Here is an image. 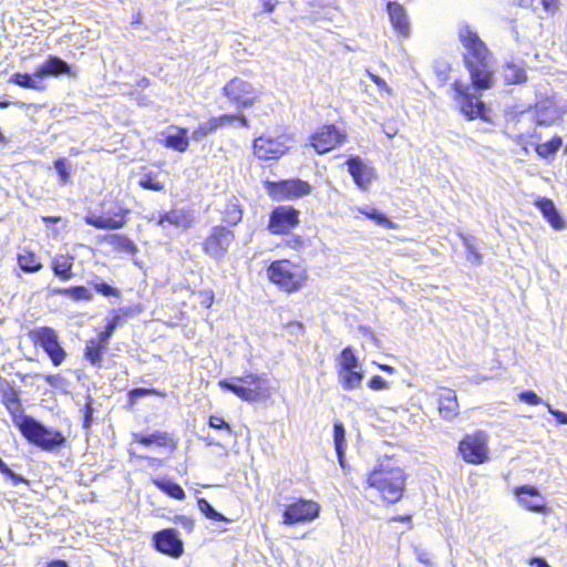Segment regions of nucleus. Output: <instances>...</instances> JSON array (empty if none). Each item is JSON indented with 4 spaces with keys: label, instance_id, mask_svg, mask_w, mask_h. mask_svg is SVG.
I'll use <instances>...</instances> for the list:
<instances>
[{
    "label": "nucleus",
    "instance_id": "603ef678",
    "mask_svg": "<svg viewBox=\"0 0 567 567\" xmlns=\"http://www.w3.org/2000/svg\"><path fill=\"white\" fill-rule=\"evenodd\" d=\"M54 168L56 169L61 183H66L70 177L68 164L65 158H59L54 162Z\"/></svg>",
    "mask_w": 567,
    "mask_h": 567
},
{
    "label": "nucleus",
    "instance_id": "a211bd4d",
    "mask_svg": "<svg viewBox=\"0 0 567 567\" xmlns=\"http://www.w3.org/2000/svg\"><path fill=\"white\" fill-rule=\"evenodd\" d=\"M34 75L39 80L43 81L50 76L59 78L61 75H68L70 78H75L76 72L63 59L56 55H49V58L40 66L37 68Z\"/></svg>",
    "mask_w": 567,
    "mask_h": 567
},
{
    "label": "nucleus",
    "instance_id": "6ab92c4d",
    "mask_svg": "<svg viewBox=\"0 0 567 567\" xmlns=\"http://www.w3.org/2000/svg\"><path fill=\"white\" fill-rule=\"evenodd\" d=\"M1 402L10 413L13 424L19 427L30 415L23 414V408L18 391L10 384L1 388Z\"/></svg>",
    "mask_w": 567,
    "mask_h": 567
},
{
    "label": "nucleus",
    "instance_id": "393cba45",
    "mask_svg": "<svg viewBox=\"0 0 567 567\" xmlns=\"http://www.w3.org/2000/svg\"><path fill=\"white\" fill-rule=\"evenodd\" d=\"M84 220L87 225L93 226L97 229H118L122 228L125 224L124 217L122 215L104 216L96 214H87L84 217Z\"/></svg>",
    "mask_w": 567,
    "mask_h": 567
},
{
    "label": "nucleus",
    "instance_id": "423d86ee",
    "mask_svg": "<svg viewBox=\"0 0 567 567\" xmlns=\"http://www.w3.org/2000/svg\"><path fill=\"white\" fill-rule=\"evenodd\" d=\"M455 92L454 100L460 105L461 112L468 118L480 117L487 121L485 104L481 101V95L472 92L470 85L464 84L460 80H455L452 84Z\"/></svg>",
    "mask_w": 567,
    "mask_h": 567
},
{
    "label": "nucleus",
    "instance_id": "338daca9",
    "mask_svg": "<svg viewBox=\"0 0 567 567\" xmlns=\"http://www.w3.org/2000/svg\"><path fill=\"white\" fill-rule=\"evenodd\" d=\"M540 3L547 12H553L557 8V0H540Z\"/></svg>",
    "mask_w": 567,
    "mask_h": 567
},
{
    "label": "nucleus",
    "instance_id": "412c9836",
    "mask_svg": "<svg viewBox=\"0 0 567 567\" xmlns=\"http://www.w3.org/2000/svg\"><path fill=\"white\" fill-rule=\"evenodd\" d=\"M348 171L352 176L354 183L361 188L367 189L371 183L372 171L369 168L360 157H350L347 161Z\"/></svg>",
    "mask_w": 567,
    "mask_h": 567
},
{
    "label": "nucleus",
    "instance_id": "79ce46f5",
    "mask_svg": "<svg viewBox=\"0 0 567 567\" xmlns=\"http://www.w3.org/2000/svg\"><path fill=\"white\" fill-rule=\"evenodd\" d=\"M159 173L147 172L142 174L138 185L144 189L159 192L164 188V183L159 181Z\"/></svg>",
    "mask_w": 567,
    "mask_h": 567
},
{
    "label": "nucleus",
    "instance_id": "6e6552de",
    "mask_svg": "<svg viewBox=\"0 0 567 567\" xmlns=\"http://www.w3.org/2000/svg\"><path fill=\"white\" fill-rule=\"evenodd\" d=\"M293 140L288 134L276 137L262 135L254 140V154L261 161L278 159L291 147Z\"/></svg>",
    "mask_w": 567,
    "mask_h": 567
},
{
    "label": "nucleus",
    "instance_id": "3c124183",
    "mask_svg": "<svg viewBox=\"0 0 567 567\" xmlns=\"http://www.w3.org/2000/svg\"><path fill=\"white\" fill-rule=\"evenodd\" d=\"M208 425L215 430H223L228 435L233 433L231 426L221 416L218 415H210L208 420Z\"/></svg>",
    "mask_w": 567,
    "mask_h": 567
},
{
    "label": "nucleus",
    "instance_id": "0eeeda50",
    "mask_svg": "<svg viewBox=\"0 0 567 567\" xmlns=\"http://www.w3.org/2000/svg\"><path fill=\"white\" fill-rule=\"evenodd\" d=\"M29 337L35 346L41 347L54 367H59L66 358L65 350L59 342L56 331L51 327H39L30 330Z\"/></svg>",
    "mask_w": 567,
    "mask_h": 567
},
{
    "label": "nucleus",
    "instance_id": "09e8293b",
    "mask_svg": "<svg viewBox=\"0 0 567 567\" xmlns=\"http://www.w3.org/2000/svg\"><path fill=\"white\" fill-rule=\"evenodd\" d=\"M68 297L72 300H91L93 298L92 292L84 286H74L69 288Z\"/></svg>",
    "mask_w": 567,
    "mask_h": 567
},
{
    "label": "nucleus",
    "instance_id": "4d7b16f0",
    "mask_svg": "<svg viewBox=\"0 0 567 567\" xmlns=\"http://www.w3.org/2000/svg\"><path fill=\"white\" fill-rule=\"evenodd\" d=\"M174 522L182 526L188 533H190L194 528V520L188 516L177 515Z\"/></svg>",
    "mask_w": 567,
    "mask_h": 567
},
{
    "label": "nucleus",
    "instance_id": "7c9ffc66",
    "mask_svg": "<svg viewBox=\"0 0 567 567\" xmlns=\"http://www.w3.org/2000/svg\"><path fill=\"white\" fill-rule=\"evenodd\" d=\"M18 265L24 272H37L42 268V262L34 252L23 249L18 254Z\"/></svg>",
    "mask_w": 567,
    "mask_h": 567
},
{
    "label": "nucleus",
    "instance_id": "c85d7f7f",
    "mask_svg": "<svg viewBox=\"0 0 567 567\" xmlns=\"http://www.w3.org/2000/svg\"><path fill=\"white\" fill-rule=\"evenodd\" d=\"M106 349V344L99 339H90L85 344L84 358L94 367L100 368L102 362V353Z\"/></svg>",
    "mask_w": 567,
    "mask_h": 567
},
{
    "label": "nucleus",
    "instance_id": "a18cd8bd",
    "mask_svg": "<svg viewBox=\"0 0 567 567\" xmlns=\"http://www.w3.org/2000/svg\"><path fill=\"white\" fill-rule=\"evenodd\" d=\"M199 511L209 519L217 522H228V519L219 512H217L206 498H198L197 501Z\"/></svg>",
    "mask_w": 567,
    "mask_h": 567
},
{
    "label": "nucleus",
    "instance_id": "b1692460",
    "mask_svg": "<svg viewBox=\"0 0 567 567\" xmlns=\"http://www.w3.org/2000/svg\"><path fill=\"white\" fill-rule=\"evenodd\" d=\"M535 205L542 212L547 221L553 226V228L557 230L564 228L565 223L551 199L542 197L536 200Z\"/></svg>",
    "mask_w": 567,
    "mask_h": 567
},
{
    "label": "nucleus",
    "instance_id": "c9c22d12",
    "mask_svg": "<svg viewBox=\"0 0 567 567\" xmlns=\"http://www.w3.org/2000/svg\"><path fill=\"white\" fill-rule=\"evenodd\" d=\"M503 76L508 84H520L527 79L524 66L513 62L504 66Z\"/></svg>",
    "mask_w": 567,
    "mask_h": 567
},
{
    "label": "nucleus",
    "instance_id": "49530a36",
    "mask_svg": "<svg viewBox=\"0 0 567 567\" xmlns=\"http://www.w3.org/2000/svg\"><path fill=\"white\" fill-rule=\"evenodd\" d=\"M122 321V317L116 313L114 315L109 321H107V324L104 329V331H102L97 339L102 342V343H105L107 346L109 343V340L110 338L112 337L113 332L115 331V329L117 328V326L121 323Z\"/></svg>",
    "mask_w": 567,
    "mask_h": 567
},
{
    "label": "nucleus",
    "instance_id": "69168bd1",
    "mask_svg": "<svg viewBox=\"0 0 567 567\" xmlns=\"http://www.w3.org/2000/svg\"><path fill=\"white\" fill-rule=\"evenodd\" d=\"M45 381L51 386H58L63 381V378L60 374H50L45 377Z\"/></svg>",
    "mask_w": 567,
    "mask_h": 567
},
{
    "label": "nucleus",
    "instance_id": "f3484780",
    "mask_svg": "<svg viewBox=\"0 0 567 567\" xmlns=\"http://www.w3.org/2000/svg\"><path fill=\"white\" fill-rule=\"evenodd\" d=\"M344 138V135L334 125H326L311 136V145L319 154L333 150Z\"/></svg>",
    "mask_w": 567,
    "mask_h": 567
},
{
    "label": "nucleus",
    "instance_id": "5701e85b",
    "mask_svg": "<svg viewBox=\"0 0 567 567\" xmlns=\"http://www.w3.org/2000/svg\"><path fill=\"white\" fill-rule=\"evenodd\" d=\"M388 13L394 30L403 37L410 34V24L404 8L398 2L388 3Z\"/></svg>",
    "mask_w": 567,
    "mask_h": 567
},
{
    "label": "nucleus",
    "instance_id": "8fccbe9b",
    "mask_svg": "<svg viewBox=\"0 0 567 567\" xmlns=\"http://www.w3.org/2000/svg\"><path fill=\"white\" fill-rule=\"evenodd\" d=\"M215 132V127L212 124L210 118L202 124L193 131L192 138L195 141H200L208 134H212Z\"/></svg>",
    "mask_w": 567,
    "mask_h": 567
},
{
    "label": "nucleus",
    "instance_id": "aec40b11",
    "mask_svg": "<svg viewBox=\"0 0 567 567\" xmlns=\"http://www.w3.org/2000/svg\"><path fill=\"white\" fill-rule=\"evenodd\" d=\"M519 504L532 512L545 513L547 511L546 505L543 503V498L536 487L524 485L517 487L515 491Z\"/></svg>",
    "mask_w": 567,
    "mask_h": 567
},
{
    "label": "nucleus",
    "instance_id": "37998d69",
    "mask_svg": "<svg viewBox=\"0 0 567 567\" xmlns=\"http://www.w3.org/2000/svg\"><path fill=\"white\" fill-rule=\"evenodd\" d=\"M110 243L114 248L122 252L134 254L136 251L135 244L126 236L114 234L110 236Z\"/></svg>",
    "mask_w": 567,
    "mask_h": 567
},
{
    "label": "nucleus",
    "instance_id": "e2e57ef3",
    "mask_svg": "<svg viewBox=\"0 0 567 567\" xmlns=\"http://www.w3.org/2000/svg\"><path fill=\"white\" fill-rule=\"evenodd\" d=\"M415 555L419 561H421L424 565H432L431 555L426 550L422 548H415Z\"/></svg>",
    "mask_w": 567,
    "mask_h": 567
},
{
    "label": "nucleus",
    "instance_id": "4be33fe9",
    "mask_svg": "<svg viewBox=\"0 0 567 567\" xmlns=\"http://www.w3.org/2000/svg\"><path fill=\"white\" fill-rule=\"evenodd\" d=\"M439 412L445 420H453L458 414L456 393L452 389H442L439 393Z\"/></svg>",
    "mask_w": 567,
    "mask_h": 567
},
{
    "label": "nucleus",
    "instance_id": "5fc2aeb1",
    "mask_svg": "<svg viewBox=\"0 0 567 567\" xmlns=\"http://www.w3.org/2000/svg\"><path fill=\"white\" fill-rule=\"evenodd\" d=\"M94 288L99 293L106 296V297L120 295V291L116 288L110 286L109 284H106L104 281L94 284Z\"/></svg>",
    "mask_w": 567,
    "mask_h": 567
},
{
    "label": "nucleus",
    "instance_id": "cd10ccee",
    "mask_svg": "<svg viewBox=\"0 0 567 567\" xmlns=\"http://www.w3.org/2000/svg\"><path fill=\"white\" fill-rule=\"evenodd\" d=\"M340 384L344 390H354L361 385L363 372L358 369H339Z\"/></svg>",
    "mask_w": 567,
    "mask_h": 567
},
{
    "label": "nucleus",
    "instance_id": "864d4df0",
    "mask_svg": "<svg viewBox=\"0 0 567 567\" xmlns=\"http://www.w3.org/2000/svg\"><path fill=\"white\" fill-rule=\"evenodd\" d=\"M518 398L522 402L529 405H538L543 403V400L532 390L520 392Z\"/></svg>",
    "mask_w": 567,
    "mask_h": 567
},
{
    "label": "nucleus",
    "instance_id": "39448f33",
    "mask_svg": "<svg viewBox=\"0 0 567 567\" xmlns=\"http://www.w3.org/2000/svg\"><path fill=\"white\" fill-rule=\"evenodd\" d=\"M267 275L271 282L286 292L300 290L307 280L306 270L289 260L272 261L267 269Z\"/></svg>",
    "mask_w": 567,
    "mask_h": 567
},
{
    "label": "nucleus",
    "instance_id": "13d9d810",
    "mask_svg": "<svg viewBox=\"0 0 567 567\" xmlns=\"http://www.w3.org/2000/svg\"><path fill=\"white\" fill-rule=\"evenodd\" d=\"M156 391L154 389H145V388H135L128 392V396L131 400H135L148 394H154Z\"/></svg>",
    "mask_w": 567,
    "mask_h": 567
},
{
    "label": "nucleus",
    "instance_id": "7ed1b4c3",
    "mask_svg": "<svg viewBox=\"0 0 567 567\" xmlns=\"http://www.w3.org/2000/svg\"><path fill=\"white\" fill-rule=\"evenodd\" d=\"M218 385L246 402H256L268 392L265 374L246 373L231 379H223L218 382Z\"/></svg>",
    "mask_w": 567,
    "mask_h": 567
},
{
    "label": "nucleus",
    "instance_id": "0e129e2a",
    "mask_svg": "<svg viewBox=\"0 0 567 567\" xmlns=\"http://www.w3.org/2000/svg\"><path fill=\"white\" fill-rule=\"evenodd\" d=\"M536 135V128H533V131H526L524 133H518L514 136V141L518 145H523L528 137H534Z\"/></svg>",
    "mask_w": 567,
    "mask_h": 567
},
{
    "label": "nucleus",
    "instance_id": "1a4fd4ad",
    "mask_svg": "<svg viewBox=\"0 0 567 567\" xmlns=\"http://www.w3.org/2000/svg\"><path fill=\"white\" fill-rule=\"evenodd\" d=\"M234 240L235 234L233 230L224 226H214L203 243V250L214 260L221 261Z\"/></svg>",
    "mask_w": 567,
    "mask_h": 567
},
{
    "label": "nucleus",
    "instance_id": "ea45409f",
    "mask_svg": "<svg viewBox=\"0 0 567 567\" xmlns=\"http://www.w3.org/2000/svg\"><path fill=\"white\" fill-rule=\"evenodd\" d=\"M463 245L466 249L467 260L474 265L482 262V256L475 246V238L472 235L460 234Z\"/></svg>",
    "mask_w": 567,
    "mask_h": 567
},
{
    "label": "nucleus",
    "instance_id": "a19ab883",
    "mask_svg": "<svg viewBox=\"0 0 567 567\" xmlns=\"http://www.w3.org/2000/svg\"><path fill=\"white\" fill-rule=\"evenodd\" d=\"M210 121H212L213 126L215 127V131H217L219 127L229 125V124L234 123L235 121H239V123L244 127H249V122H248L247 117L243 114H239V115L223 114L217 117H212Z\"/></svg>",
    "mask_w": 567,
    "mask_h": 567
},
{
    "label": "nucleus",
    "instance_id": "2f4dec72",
    "mask_svg": "<svg viewBox=\"0 0 567 567\" xmlns=\"http://www.w3.org/2000/svg\"><path fill=\"white\" fill-rule=\"evenodd\" d=\"M166 223L177 228H187L190 224V220L185 212L173 209L168 213H165L164 215H161L157 224L165 227Z\"/></svg>",
    "mask_w": 567,
    "mask_h": 567
},
{
    "label": "nucleus",
    "instance_id": "f704fd0d",
    "mask_svg": "<svg viewBox=\"0 0 567 567\" xmlns=\"http://www.w3.org/2000/svg\"><path fill=\"white\" fill-rule=\"evenodd\" d=\"M188 135L186 128H176L175 133L166 136L165 145L178 152H185L188 147Z\"/></svg>",
    "mask_w": 567,
    "mask_h": 567
},
{
    "label": "nucleus",
    "instance_id": "4c0bfd02",
    "mask_svg": "<svg viewBox=\"0 0 567 567\" xmlns=\"http://www.w3.org/2000/svg\"><path fill=\"white\" fill-rule=\"evenodd\" d=\"M358 210L369 219L373 220L379 226H383L389 229L394 228V223L390 220L384 214L379 212L377 208L365 206L359 208Z\"/></svg>",
    "mask_w": 567,
    "mask_h": 567
},
{
    "label": "nucleus",
    "instance_id": "c03bdc74",
    "mask_svg": "<svg viewBox=\"0 0 567 567\" xmlns=\"http://www.w3.org/2000/svg\"><path fill=\"white\" fill-rule=\"evenodd\" d=\"M340 369H359L360 363L351 347H346L339 355Z\"/></svg>",
    "mask_w": 567,
    "mask_h": 567
},
{
    "label": "nucleus",
    "instance_id": "72a5a7b5",
    "mask_svg": "<svg viewBox=\"0 0 567 567\" xmlns=\"http://www.w3.org/2000/svg\"><path fill=\"white\" fill-rule=\"evenodd\" d=\"M134 440L135 442H138L145 446H150L152 444H156L158 446H167L172 442V439L168 436V434L161 431H155L151 434L135 433Z\"/></svg>",
    "mask_w": 567,
    "mask_h": 567
},
{
    "label": "nucleus",
    "instance_id": "473e14b6",
    "mask_svg": "<svg viewBox=\"0 0 567 567\" xmlns=\"http://www.w3.org/2000/svg\"><path fill=\"white\" fill-rule=\"evenodd\" d=\"M153 483L156 487H158L162 492L167 494L168 496L175 498V499H184L185 498V492L182 488V486L171 478L167 477H158L153 480Z\"/></svg>",
    "mask_w": 567,
    "mask_h": 567
},
{
    "label": "nucleus",
    "instance_id": "ddd939ff",
    "mask_svg": "<svg viewBox=\"0 0 567 567\" xmlns=\"http://www.w3.org/2000/svg\"><path fill=\"white\" fill-rule=\"evenodd\" d=\"M460 453L466 463L482 464L488 460L484 434L466 435L458 444Z\"/></svg>",
    "mask_w": 567,
    "mask_h": 567
},
{
    "label": "nucleus",
    "instance_id": "bb28decb",
    "mask_svg": "<svg viewBox=\"0 0 567 567\" xmlns=\"http://www.w3.org/2000/svg\"><path fill=\"white\" fill-rule=\"evenodd\" d=\"M223 221L229 226L237 225L243 218V210L236 197L228 199L221 209Z\"/></svg>",
    "mask_w": 567,
    "mask_h": 567
},
{
    "label": "nucleus",
    "instance_id": "6e6d98bb",
    "mask_svg": "<svg viewBox=\"0 0 567 567\" xmlns=\"http://www.w3.org/2000/svg\"><path fill=\"white\" fill-rule=\"evenodd\" d=\"M368 385L371 390L379 391L386 389L389 383L382 377L374 375L370 379Z\"/></svg>",
    "mask_w": 567,
    "mask_h": 567
},
{
    "label": "nucleus",
    "instance_id": "c756f323",
    "mask_svg": "<svg viewBox=\"0 0 567 567\" xmlns=\"http://www.w3.org/2000/svg\"><path fill=\"white\" fill-rule=\"evenodd\" d=\"M9 82L19 85L23 89H30L35 91L45 90V85L42 83V80L35 78L34 73H14L11 75Z\"/></svg>",
    "mask_w": 567,
    "mask_h": 567
},
{
    "label": "nucleus",
    "instance_id": "20e7f679",
    "mask_svg": "<svg viewBox=\"0 0 567 567\" xmlns=\"http://www.w3.org/2000/svg\"><path fill=\"white\" fill-rule=\"evenodd\" d=\"M18 429L31 444L47 452L63 446L66 441L62 432L47 427L32 416L23 420Z\"/></svg>",
    "mask_w": 567,
    "mask_h": 567
},
{
    "label": "nucleus",
    "instance_id": "f8f14e48",
    "mask_svg": "<svg viewBox=\"0 0 567 567\" xmlns=\"http://www.w3.org/2000/svg\"><path fill=\"white\" fill-rule=\"evenodd\" d=\"M560 117L558 107L550 101L536 103L534 110L523 111L517 116V123H535L538 126H550Z\"/></svg>",
    "mask_w": 567,
    "mask_h": 567
},
{
    "label": "nucleus",
    "instance_id": "9b49d317",
    "mask_svg": "<svg viewBox=\"0 0 567 567\" xmlns=\"http://www.w3.org/2000/svg\"><path fill=\"white\" fill-rule=\"evenodd\" d=\"M320 513V505L310 499L299 498L286 506L282 514V524L296 525L316 519Z\"/></svg>",
    "mask_w": 567,
    "mask_h": 567
},
{
    "label": "nucleus",
    "instance_id": "dca6fc26",
    "mask_svg": "<svg viewBox=\"0 0 567 567\" xmlns=\"http://www.w3.org/2000/svg\"><path fill=\"white\" fill-rule=\"evenodd\" d=\"M299 223V212L292 207L279 206L270 214L268 229L271 234H287Z\"/></svg>",
    "mask_w": 567,
    "mask_h": 567
},
{
    "label": "nucleus",
    "instance_id": "bf43d9fd",
    "mask_svg": "<svg viewBox=\"0 0 567 567\" xmlns=\"http://www.w3.org/2000/svg\"><path fill=\"white\" fill-rule=\"evenodd\" d=\"M93 412L94 409L91 405V402H87L84 406V420H83V427L89 429L93 421Z\"/></svg>",
    "mask_w": 567,
    "mask_h": 567
},
{
    "label": "nucleus",
    "instance_id": "052dcab7",
    "mask_svg": "<svg viewBox=\"0 0 567 567\" xmlns=\"http://www.w3.org/2000/svg\"><path fill=\"white\" fill-rule=\"evenodd\" d=\"M547 405V409H548V412L556 417L557 422H559L560 424H567V413L566 412H561L559 410H556L554 409L550 404H546Z\"/></svg>",
    "mask_w": 567,
    "mask_h": 567
},
{
    "label": "nucleus",
    "instance_id": "9d476101",
    "mask_svg": "<svg viewBox=\"0 0 567 567\" xmlns=\"http://www.w3.org/2000/svg\"><path fill=\"white\" fill-rule=\"evenodd\" d=\"M223 94L230 104L239 110L250 107L257 97L254 85L238 76L229 80L224 85Z\"/></svg>",
    "mask_w": 567,
    "mask_h": 567
},
{
    "label": "nucleus",
    "instance_id": "e433bc0d",
    "mask_svg": "<svg viewBox=\"0 0 567 567\" xmlns=\"http://www.w3.org/2000/svg\"><path fill=\"white\" fill-rule=\"evenodd\" d=\"M333 441L334 447L340 465L344 466V442H346V429L342 423L336 422L333 424Z\"/></svg>",
    "mask_w": 567,
    "mask_h": 567
},
{
    "label": "nucleus",
    "instance_id": "774afa93",
    "mask_svg": "<svg viewBox=\"0 0 567 567\" xmlns=\"http://www.w3.org/2000/svg\"><path fill=\"white\" fill-rule=\"evenodd\" d=\"M529 565L532 567H550L548 565V563L544 559V558H540V557H534L529 560Z\"/></svg>",
    "mask_w": 567,
    "mask_h": 567
},
{
    "label": "nucleus",
    "instance_id": "2eb2a0df",
    "mask_svg": "<svg viewBox=\"0 0 567 567\" xmlns=\"http://www.w3.org/2000/svg\"><path fill=\"white\" fill-rule=\"evenodd\" d=\"M268 190L276 199H292L309 194L311 186L309 183L301 179H287L269 183Z\"/></svg>",
    "mask_w": 567,
    "mask_h": 567
},
{
    "label": "nucleus",
    "instance_id": "a878e982",
    "mask_svg": "<svg viewBox=\"0 0 567 567\" xmlns=\"http://www.w3.org/2000/svg\"><path fill=\"white\" fill-rule=\"evenodd\" d=\"M73 257L69 255H59L52 260V271L61 280H70L74 274L72 271Z\"/></svg>",
    "mask_w": 567,
    "mask_h": 567
},
{
    "label": "nucleus",
    "instance_id": "f257e3e1",
    "mask_svg": "<svg viewBox=\"0 0 567 567\" xmlns=\"http://www.w3.org/2000/svg\"><path fill=\"white\" fill-rule=\"evenodd\" d=\"M458 39L464 48V64L470 73L473 90L491 89L494 84V70L486 44L467 24L460 28Z\"/></svg>",
    "mask_w": 567,
    "mask_h": 567
},
{
    "label": "nucleus",
    "instance_id": "680f3d73",
    "mask_svg": "<svg viewBox=\"0 0 567 567\" xmlns=\"http://www.w3.org/2000/svg\"><path fill=\"white\" fill-rule=\"evenodd\" d=\"M436 75L441 83H445L449 80L450 66L447 64L437 65L435 68Z\"/></svg>",
    "mask_w": 567,
    "mask_h": 567
},
{
    "label": "nucleus",
    "instance_id": "4468645a",
    "mask_svg": "<svg viewBox=\"0 0 567 567\" xmlns=\"http://www.w3.org/2000/svg\"><path fill=\"white\" fill-rule=\"evenodd\" d=\"M154 548L169 557L179 558L184 553V543L174 528H165L153 535Z\"/></svg>",
    "mask_w": 567,
    "mask_h": 567
},
{
    "label": "nucleus",
    "instance_id": "de8ad7c7",
    "mask_svg": "<svg viewBox=\"0 0 567 567\" xmlns=\"http://www.w3.org/2000/svg\"><path fill=\"white\" fill-rule=\"evenodd\" d=\"M0 473L11 480L12 485L17 486L21 483L29 484V481L20 474L14 473L0 457Z\"/></svg>",
    "mask_w": 567,
    "mask_h": 567
},
{
    "label": "nucleus",
    "instance_id": "58836bf2",
    "mask_svg": "<svg viewBox=\"0 0 567 567\" xmlns=\"http://www.w3.org/2000/svg\"><path fill=\"white\" fill-rule=\"evenodd\" d=\"M561 145H563L561 137L554 136L548 142L537 144L535 147V151L540 157L548 158L549 156L555 155Z\"/></svg>",
    "mask_w": 567,
    "mask_h": 567
},
{
    "label": "nucleus",
    "instance_id": "f03ea898",
    "mask_svg": "<svg viewBox=\"0 0 567 567\" xmlns=\"http://www.w3.org/2000/svg\"><path fill=\"white\" fill-rule=\"evenodd\" d=\"M405 474L402 468L380 464L368 474L367 484L375 489L388 504L398 503L405 489Z\"/></svg>",
    "mask_w": 567,
    "mask_h": 567
}]
</instances>
